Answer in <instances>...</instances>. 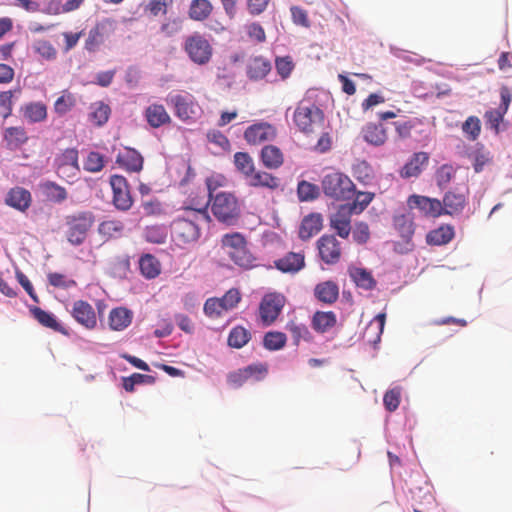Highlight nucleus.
Wrapping results in <instances>:
<instances>
[{
	"label": "nucleus",
	"instance_id": "nucleus-1",
	"mask_svg": "<svg viewBox=\"0 0 512 512\" xmlns=\"http://www.w3.org/2000/svg\"><path fill=\"white\" fill-rule=\"evenodd\" d=\"M179 214L171 222L172 239L179 246L198 242L201 237V226L210 222L208 210L204 204L197 207L180 208Z\"/></svg>",
	"mask_w": 512,
	"mask_h": 512
},
{
	"label": "nucleus",
	"instance_id": "nucleus-2",
	"mask_svg": "<svg viewBox=\"0 0 512 512\" xmlns=\"http://www.w3.org/2000/svg\"><path fill=\"white\" fill-rule=\"evenodd\" d=\"M292 121L299 132L311 135L323 129L325 114L312 100L302 99L293 111Z\"/></svg>",
	"mask_w": 512,
	"mask_h": 512
},
{
	"label": "nucleus",
	"instance_id": "nucleus-3",
	"mask_svg": "<svg viewBox=\"0 0 512 512\" xmlns=\"http://www.w3.org/2000/svg\"><path fill=\"white\" fill-rule=\"evenodd\" d=\"M221 248L233 263L241 268L254 267L255 257L247 246V240L240 232L224 234L220 240Z\"/></svg>",
	"mask_w": 512,
	"mask_h": 512
},
{
	"label": "nucleus",
	"instance_id": "nucleus-4",
	"mask_svg": "<svg viewBox=\"0 0 512 512\" xmlns=\"http://www.w3.org/2000/svg\"><path fill=\"white\" fill-rule=\"evenodd\" d=\"M321 188L326 197L335 201L349 200L355 194V184L340 171L325 174L321 180Z\"/></svg>",
	"mask_w": 512,
	"mask_h": 512
},
{
	"label": "nucleus",
	"instance_id": "nucleus-5",
	"mask_svg": "<svg viewBox=\"0 0 512 512\" xmlns=\"http://www.w3.org/2000/svg\"><path fill=\"white\" fill-rule=\"evenodd\" d=\"M210 201L211 212L219 222L226 225H235L238 222L241 208L233 193L219 192Z\"/></svg>",
	"mask_w": 512,
	"mask_h": 512
},
{
	"label": "nucleus",
	"instance_id": "nucleus-6",
	"mask_svg": "<svg viewBox=\"0 0 512 512\" xmlns=\"http://www.w3.org/2000/svg\"><path fill=\"white\" fill-rule=\"evenodd\" d=\"M95 222L91 211H80L66 217V236L69 243L79 246L87 238L88 232Z\"/></svg>",
	"mask_w": 512,
	"mask_h": 512
},
{
	"label": "nucleus",
	"instance_id": "nucleus-7",
	"mask_svg": "<svg viewBox=\"0 0 512 512\" xmlns=\"http://www.w3.org/2000/svg\"><path fill=\"white\" fill-rule=\"evenodd\" d=\"M184 50L190 60L198 65L207 64L213 54V48L209 41L201 34L195 33L186 38Z\"/></svg>",
	"mask_w": 512,
	"mask_h": 512
},
{
	"label": "nucleus",
	"instance_id": "nucleus-8",
	"mask_svg": "<svg viewBox=\"0 0 512 512\" xmlns=\"http://www.w3.org/2000/svg\"><path fill=\"white\" fill-rule=\"evenodd\" d=\"M240 300L239 290L231 288L221 298H208L204 304V313L210 318H219L224 312L235 308Z\"/></svg>",
	"mask_w": 512,
	"mask_h": 512
},
{
	"label": "nucleus",
	"instance_id": "nucleus-9",
	"mask_svg": "<svg viewBox=\"0 0 512 512\" xmlns=\"http://www.w3.org/2000/svg\"><path fill=\"white\" fill-rule=\"evenodd\" d=\"M167 102L174 107L176 116L182 121H194L201 113L199 104L189 93L170 96Z\"/></svg>",
	"mask_w": 512,
	"mask_h": 512
},
{
	"label": "nucleus",
	"instance_id": "nucleus-10",
	"mask_svg": "<svg viewBox=\"0 0 512 512\" xmlns=\"http://www.w3.org/2000/svg\"><path fill=\"white\" fill-rule=\"evenodd\" d=\"M110 185L113 191L112 202L117 210L128 211L133 205L129 184L124 176L112 175Z\"/></svg>",
	"mask_w": 512,
	"mask_h": 512
},
{
	"label": "nucleus",
	"instance_id": "nucleus-11",
	"mask_svg": "<svg viewBox=\"0 0 512 512\" xmlns=\"http://www.w3.org/2000/svg\"><path fill=\"white\" fill-rule=\"evenodd\" d=\"M285 304V297L271 293L264 296L259 306L260 318L264 325H271L280 315Z\"/></svg>",
	"mask_w": 512,
	"mask_h": 512
},
{
	"label": "nucleus",
	"instance_id": "nucleus-12",
	"mask_svg": "<svg viewBox=\"0 0 512 512\" xmlns=\"http://www.w3.org/2000/svg\"><path fill=\"white\" fill-rule=\"evenodd\" d=\"M277 137V129L268 122H257L246 128L244 139L249 145H260L273 141Z\"/></svg>",
	"mask_w": 512,
	"mask_h": 512
},
{
	"label": "nucleus",
	"instance_id": "nucleus-13",
	"mask_svg": "<svg viewBox=\"0 0 512 512\" xmlns=\"http://www.w3.org/2000/svg\"><path fill=\"white\" fill-rule=\"evenodd\" d=\"M501 103L495 108L485 112L484 119L486 124L492 129L495 134H499L500 124L504 120V116L508 111L510 103L512 101V95L510 90L507 87H502L500 90Z\"/></svg>",
	"mask_w": 512,
	"mask_h": 512
},
{
	"label": "nucleus",
	"instance_id": "nucleus-14",
	"mask_svg": "<svg viewBox=\"0 0 512 512\" xmlns=\"http://www.w3.org/2000/svg\"><path fill=\"white\" fill-rule=\"evenodd\" d=\"M410 209H418L425 217L437 218L443 215L442 203L439 199L413 194L408 197Z\"/></svg>",
	"mask_w": 512,
	"mask_h": 512
},
{
	"label": "nucleus",
	"instance_id": "nucleus-15",
	"mask_svg": "<svg viewBox=\"0 0 512 512\" xmlns=\"http://www.w3.org/2000/svg\"><path fill=\"white\" fill-rule=\"evenodd\" d=\"M319 256L323 262L332 265L341 258V244L334 235L325 234L317 241Z\"/></svg>",
	"mask_w": 512,
	"mask_h": 512
},
{
	"label": "nucleus",
	"instance_id": "nucleus-16",
	"mask_svg": "<svg viewBox=\"0 0 512 512\" xmlns=\"http://www.w3.org/2000/svg\"><path fill=\"white\" fill-rule=\"evenodd\" d=\"M57 172L61 177H74L79 172L78 150L75 148L65 149L56 158Z\"/></svg>",
	"mask_w": 512,
	"mask_h": 512
},
{
	"label": "nucleus",
	"instance_id": "nucleus-17",
	"mask_svg": "<svg viewBox=\"0 0 512 512\" xmlns=\"http://www.w3.org/2000/svg\"><path fill=\"white\" fill-rule=\"evenodd\" d=\"M71 315L77 323L92 330L97 325V317L91 304L84 300H77L73 303Z\"/></svg>",
	"mask_w": 512,
	"mask_h": 512
},
{
	"label": "nucleus",
	"instance_id": "nucleus-18",
	"mask_svg": "<svg viewBox=\"0 0 512 512\" xmlns=\"http://www.w3.org/2000/svg\"><path fill=\"white\" fill-rule=\"evenodd\" d=\"M115 20L106 18L98 22L90 31L86 40V48L90 51L95 50L104 42L105 37L114 32Z\"/></svg>",
	"mask_w": 512,
	"mask_h": 512
},
{
	"label": "nucleus",
	"instance_id": "nucleus-19",
	"mask_svg": "<svg viewBox=\"0 0 512 512\" xmlns=\"http://www.w3.org/2000/svg\"><path fill=\"white\" fill-rule=\"evenodd\" d=\"M352 215L353 213L348 207L340 205L337 211L330 216V227L343 239H347L351 233Z\"/></svg>",
	"mask_w": 512,
	"mask_h": 512
},
{
	"label": "nucleus",
	"instance_id": "nucleus-20",
	"mask_svg": "<svg viewBox=\"0 0 512 512\" xmlns=\"http://www.w3.org/2000/svg\"><path fill=\"white\" fill-rule=\"evenodd\" d=\"M245 69L251 81H258L264 79L271 71V63L262 55H252L247 59Z\"/></svg>",
	"mask_w": 512,
	"mask_h": 512
},
{
	"label": "nucleus",
	"instance_id": "nucleus-21",
	"mask_svg": "<svg viewBox=\"0 0 512 512\" xmlns=\"http://www.w3.org/2000/svg\"><path fill=\"white\" fill-rule=\"evenodd\" d=\"M276 269L283 273L295 274L305 266V256L301 252H289L282 258L274 261Z\"/></svg>",
	"mask_w": 512,
	"mask_h": 512
},
{
	"label": "nucleus",
	"instance_id": "nucleus-22",
	"mask_svg": "<svg viewBox=\"0 0 512 512\" xmlns=\"http://www.w3.org/2000/svg\"><path fill=\"white\" fill-rule=\"evenodd\" d=\"M116 163L129 172H140L143 169L144 159L137 150L125 147L117 155Z\"/></svg>",
	"mask_w": 512,
	"mask_h": 512
},
{
	"label": "nucleus",
	"instance_id": "nucleus-23",
	"mask_svg": "<svg viewBox=\"0 0 512 512\" xmlns=\"http://www.w3.org/2000/svg\"><path fill=\"white\" fill-rule=\"evenodd\" d=\"M441 203L443 214L454 216L462 213L467 204V198L463 193L450 190L444 194Z\"/></svg>",
	"mask_w": 512,
	"mask_h": 512
},
{
	"label": "nucleus",
	"instance_id": "nucleus-24",
	"mask_svg": "<svg viewBox=\"0 0 512 512\" xmlns=\"http://www.w3.org/2000/svg\"><path fill=\"white\" fill-rule=\"evenodd\" d=\"M361 134L364 141L373 146H382L388 139L387 129L381 123H367Z\"/></svg>",
	"mask_w": 512,
	"mask_h": 512
},
{
	"label": "nucleus",
	"instance_id": "nucleus-25",
	"mask_svg": "<svg viewBox=\"0 0 512 512\" xmlns=\"http://www.w3.org/2000/svg\"><path fill=\"white\" fill-rule=\"evenodd\" d=\"M144 116L152 128H159L171 122V117L165 107L158 103L150 104L145 109Z\"/></svg>",
	"mask_w": 512,
	"mask_h": 512
},
{
	"label": "nucleus",
	"instance_id": "nucleus-26",
	"mask_svg": "<svg viewBox=\"0 0 512 512\" xmlns=\"http://www.w3.org/2000/svg\"><path fill=\"white\" fill-rule=\"evenodd\" d=\"M5 201L7 205L24 212L30 207L32 197L27 189L17 186L9 190Z\"/></svg>",
	"mask_w": 512,
	"mask_h": 512
},
{
	"label": "nucleus",
	"instance_id": "nucleus-27",
	"mask_svg": "<svg viewBox=\"0 0 512 512\" xmlns=\"http://www.w3.org/2000/svg\"><path fill=\"white\" fill-rule=\"evenodd\" d=\"M428 160V153H414L409 161L400 170V176L405 179L418 177L421 174L423 167L428 163Z\"/></svg>",
	"mask_w": 512,
	"mask_h": 512
},
{
	"label": "nucleus",
	"instance_id": "nucleus-28",
	"mask_svg": "<svg viewBox=\"0 0 512 512\" xmlns=\"http://www.w3.org/2000/svg\"><path fill=\"white\" fill-rule=\"evenodd\" d=\"M314 296L324 304H334L339 298V287L331 280L320 282L314 288Z\"/></svg>",
	"mask_w": 512,
	"mask_h": 512
},
{
	"label": "nucleus",
	"instance_id": "nucleus-29",
	"mask_svg": "<svg viewBox=\"0 0 512 512\" xmlns=\"http://www.w3.org/2000/svg\"><path fill=\"white\" fill-rule=\"evenodd\" d=\"M251 187L267 188L269 190H276L280 187V179L266 171L254 170L251 175L246 179Z\"/></svg>",
	"mask_w": 512,
	"mask_h": 512
},
{
	"label": "nucleus",
	"instance_id": "nucleus-30",
	"mask_svg": "<svg viewBox=\"0 0 512 512\" xmlns=\"http://www.w3.org/2000/svg\"><path fill=\"white\" fill-rule=\"evenodd\" d=\"M323 226V219L319 213H311L305 216L299 227V237L302 240H308L316 235Z\"/></svg>",
	"mask_w": 512,
	"mask_h": 512
},
{
	"label": "nucleus",
	"instance_id": "nucleus-31",
	"mask_svg": "<svg viewBox=\"0 0 512 512\" xmlns=\"http://www.w3.org/2000/svg\"><path fill=\"white\" fill-rule=\"evenodd\" d=\"M337 324V316L333 311H316L311 318V326L317 333H326Z\"/></svg>",
	"mask_w": 512,
	"mask_h": 512
},
{
	"label": "nucleus",
	"instance_id": "nucleus-32",
	"mask_svg": "<svg viewBox=\"0 0 512 512\" xmlns=\"http://www.w3.org/2000/svg\"><path fill=\"white\" fill-rule=\"evenodd\" d=\"M260 159L267 169H278L284 163L283 152L275 145H265L261 149Z\"/></svg>",
	"mask_w": 512,
	"mask_h": 512
},
{
	"label": "nucleus",
	"instance_id": "nucleus-33",
	"mask_svg": "<svg viewBox=\"0 0 512 512\" xmlns=\"http://www.w3.org/2000/svg\"><path fill=\"white\" fill-rule=\"evenodd\" d=\"M124 231L125 224L118 219H107L98 225V233L105 241L122 237Z\"/></svg>",
	"mask_w": 512,
	"mask_h": 512
},
{
	"label": "nucleus",
	"instance_id": "nucleus-34",
	"mask_svg": "<svg viewBox=\"0 0 512 512\" xmlns=\"http://www.w3.org/2000/svg\"><path fill=\"white\" fill-rule=\"evenodd\" d=\"M386 321V314L379 313L369 322L363 332V338L370 344H377L380 342L381 335L384 330Z\"/></svg>",
	"mask_w": 512,
	"mask_h": 512
},
{
	"label": "nucleus",
	"instance_id": "nucleus-35",
	"mask_svg": "<svg viewBox=\"0 0 512 512\" xmlns=\"http://www.w3.org/2000/svg\"><path fill=\"white\" fill-rule=\"evenodd\" d=\"M3 141L9 150H16L28 141V136L21 126L8 127L3 132Z\"/></svg>",
	"mask_w": 512,
	"mask_h": 512
},
{
	"label": "nucleus",
	"instance_id": "nucleus-36",
	"mask_svg": "<svg viewBox=\"0 0 512 512\" xmlns=\"http://www.w3.org/2000/svg\"><path fill=\"white\" fill-rule=\"evenodd\" d=\"M30 312L42 326L50 328L63 335H68V331L57 321L52 313L47 312L40 307H33L30 309Z\"/></svg>",
	"mask_w": 512,
	"mask_h": 512
},
{
	"label": "nucleus",
	"instance_id": "nucleus-37",
	"mask_svg": "<svg viewBox=\"0 0 512 512\" xmlns=\"http://www.w3.org/2000/svg\"><path fill=\"white\" fill-rule=\"evenodd\" d=\"M454 228L451 225H441L431 230L426 235V242L429 245L441 246L448 244L454 238Z\"/></svg>",
	"mask_w": 512,
	"mask_h": 512
},
{
	"label": "nucleus",
	"instance_id": "nucleus-38",
	"mask_svg": "<svg viewBox=\"0 0 512 512\" xmlns=\"http://www.w3.org/2000/svg\"><path fill=\"white\" fill-rule=\"evenodd\" d=\"M266 372L267 369L263 365H249L244 369L230 373L228 375V382L235 387H239L254 374L258 373L260 375H264Z\"/></svg>",
	"mask_w": 512,
	"mask_h": 512
},
{
	"label": "nucleus",
	"instance_id": "nucleus-39",
	"mask_svg": "<svg viewBox=\"0 0 512 512\" xmlns=\"http://www.w3.org/2000/svg\"><path fill=\"white\" fill-rule=\"evenodd\" d=\"M132 321L130 310L118 307L111 310L109 314V326L112 330L121 331L128 327Z\"/></svg>",
	"mask_w": 512,
	"mask_h": 512
},
{
	"label": "nucleus",
	"instance_id": "nucleus-40",
	"mask_svg": "<svg viewBox=\"0 0 512 512\" xmlns=\"http://www.w3.org/2000/svg\"><path fill=\"white\" fill-rule=\"evenodd\" d=\"M24 118L30 123L45 121L47 118V106L42 102H30L22 107Z\"/></svg>",
	"mask_w": 512,
	"mask_h": 512
},
{
	"label": "nucleus",
	"instance_id": "nucleus-41",
	"mask_svg": "<svg viewBox=\"0 0 512 512\" xmlns=\"http://www.w3.org/2000/svg\"><path fill=\"white\" fill-rule=\"evenodd\" d=\"M393 225L406 243L411 241L415 231L411 216L406 214L396 215L393 218Z\"/></svg>",
	"mask_w": 512,
	"mask_h": 512
},
{
	"label": "nucleus",
	"instance_id": "nucleus-42",
	"mask_svg": "<svg viewBox=\"0 0 512 512\" xmlns=\"http://www.w3.org/2000/svg\"><path fill=\"white\" fill-rule=\"evenodd\" d=\"M139 268L141 274L147 279L156 278L161 272L160 262L151 254H145L140 257Z\"/></svg>",
	"mask_w": 512,
	"mask_h": 512
},
{
	"label": "nucleus",
	"instance_id": "nucleus-43",
	"mask_svg": "<svg viewBox=\"0 0 512 512\" xmlns=\"http://www.w3.org/2000/svg\"><path fill=\"white\" fill-rule=\"evenodd\" d=\"M40 190L42 194L49 200L56 203H61L67 199V191L64 187L52 181H45L41 183Z\"/></svg>",
	"mask_w": 512,
	"mask_h": 512
},
{
	"label": "nucleus",
	"instance_id": "nucleus-44",
	"mask_svg": "<svg viewBox=\"0 0 512 512\" xmlns=\"http://www.w3.org/2000/svg\"><path fill=\"white\" fill-rule=\"evenodd\" d=\"M213 6L209 0H192L189 7V17L195 21H204L212 13Z\"/></svg>",
	"mask_w": 512,
	"mask_h": 512
},
{
	"label": "nucleus",
	"instance_id": "nucleus-45",
	"mask_svg": "<svg viewBox=\"0 0 512 512\" xmlns=\"http://www.w3.org/2000/svg\"><path fill=\"white\" fill-rule=\"evenodd\" d=\"M286 329L291 334L293 344L295 346H298L301 341L310 342L313 339L310 330L303 323H298L294 320H291L287 323Z\"/></svg>",
	"mask_w": 512,
	"mask_h": 512
},
{
	"label": "nucleus",
	"instance_id": "nucleus-46",
	"mask_svg": "<svg viewBox=\"0 0 512 512\" xmlns=\"http://www.w3.org/2000/svg\"><path fill=\"white\" fill-rule=\"evenodd\" d=\"M349 274L354 283L362 289L371 290L376 285V281L371 272L364 268L354 267L350 269Z\"/></svg>",
	"mask_w": 512,
	"mask_h": 512
},
{
	"label": "nucleus",
	"instance_id": "nucleus-47",
	"mask_svg": "<svg viewBox=\"0 0 512 512\" xmlns=\"http://www.w3.org/2000/svg\"><path fill=\"white\" fill-rule=\"evenodd\" d=\"M234 165L246 180L255 170L253 158L247 152H236L234 154Z\"/></svg>",
	"mask_w": 512,
	"mask_h": 512
},
{
	"label": "nucleus",
	"instance_id": "nucleus-48",
	"mask_svg": "<svg viewBox=\"0 0 512 512\" xmlns=\"http://www.w3.org/2000/svg\"><path fill=\"white\" fill-rule=\"evenodd\" d=\"M251 339V333L243 326H236L231 329L228 336V345L240 349L244 347Z\"/></svg>",
	"mask_w": 512,
	"mask_h": 512
},
{
	"label": "nucleus",
	"instance_id": "nucleus-49",
	"mask_svg": "<svg viewBox=\"0 0 512 512\" xmlns=\"http://www.w3.org/2000/svg\"><path fill=\"white\" fill-rule=\"evenodd\" d=\"M457 172V167L452 164H443L437 168L435 171V181L439 188L443 189L448 186V184L455 177Z\"/></svg>",
	"mask_w": 512,
	"mask_h": 512
},
{
	"label": "nucleus",
	"instance_id": "nucleus-50",
	"mask_svg": "<svg viewBox=\"0 0 512 512\" xmlns=\"http://www.w3.org/2000/svg\"><path fill=\"white\" fill-rule=\"evenodd\" d=\"M286 342V334L279 331L267 332L263 339L264 347L270 351L282 349L286 345Z\"/></svg>",
	"mask_w": 512,
	"mask_h": 512
},
{
	"label": "nucleus",
	"instance_id": "nucleus-51",
	"mask_svg": "<svg viewBox=\"0 0 512 512\" xmlns=\"http://www.w3.org/2000/svg\"><path fill=\"white\" fill-rule=\"evenodd\" d=\"M351 203L343 204L348 207L353 214H360L372 202L374 194L371 192H358Z\"/></svg>",
	"mask_w": 512,
	"mask_h": 512
},
{
	"label": "nucleus",
	"instance_id": "nucleus-52",
	"mask_svg": "<svg viewBox=\"0 0 512 512\" xmlns=\"http://www.w3.org/2000/svg\"><path fill=\"white\" fill-rule=\"evenodd\" d=\"M155 380V377L152 375L133 373L129 377L122 378V385L127 392H133L135 385L153 384Z\"/></svg>",
	"mask_w": 512,
	"mask_h": 512
},
{
	"label": "nucleus",
	"instance_id": "nucleus-53",
	"mask_svg": "<svg viewBox=\"0 0 512 512\" xmlns=\"http://www.w3.org/2000/svg\"><path fill=\"white\" fill-rule=\"evenodd\" d=\"M297 194L301 201H312L318 198L320 189L317 185L302 180L297 185Z\"/></svg>",
	"mask_w": 512,
	"mask_h": 512
},
{
	"label": "nucleus",
	"instance_id": "nucleus-54",
	"mask_svg": "<svg viewBox=\"0 0 512 512\" xmlns=\"http://www.w3.org/2000/svg\"><path fill=\"white\" fill-rule=\"evenodd\" d=\"M422 121L419 118H413L405 121H395L393 123L395 131L397 135L401 139L409 138L411 136V131L415 127H417L419 124H421Z\"/></svg>",
	"mask_w": 512,
	"mask_h": 512
},
{
	"label": "nucleus",
	"instance_id": "nucleus-55",
	"mask_svg": "<svg viewBox=\"0 0 512 512\" xmlns=\"http://www.w3.org/2000/svg\"><path fill=\"white\" fill-rule=\"evenodd\" d=\"M351 231L353 241L359 245L366 244L370 239V228L366 222H356Z\"/></svg>",
	"mask_w": 512,
	"mask_h": 512
},
{
	"label": "nucleus",
	"instance_id": "nucleus-56",
	"mask_svg": "<svg viewBox=\"0 0 512 512\" xmlns=\"http://www.w3.org/2000/svg\"><path fill=\"white\" fill-rule=\"evenodd\" d=\"M462 131L470 140H476L481 132L480 119L476 116H469L462 125Z\"/></svg>",
	"mask_w": 512,
	"mask_h": 512
},
{
	"label": "nucleus",
	"instance_id": "nucleus-57",
	"mask_svg": "<svg viewBox=\"0 0 512 512\" xmlns=\"http://www.w3.org/2000/svg\"><path fill=\"white\" fill-rule=\"evenodd\" d=\"M104 166V157L95 151H91L84 162V169L92 173L100 172Z\"/></svg>",
	"mask_w": 512,
	"mask_h": 512
},
{
	"label": "nucleus",
	"instance_id": "nucleus-58",
	"mask_svg": "<svg viewBox=\"0 0 512 512\" xmlns=\"http://www.w3.org/2000/svg\"><path fill=\"white\" fill-rule=\"evenodd\" d=\"M145 239L151 243L162 244L166 240V231L160 225L147 226L145 229Z\"/></svg>",
	"mask_w": 512,
	"mask_h": 512
},
{
	"label": "nucleus",
	"instance_id": "nucleus-59",
	"mask_svg": "<svg viewBox=\"0 0 512 512\" xmlns=\"http://www.w3.org/2000/svg\"><path fill=\"white\" fill-rule=\"evenodd\" d=\"M400 397L401 389L399 387L388 390L383 397L385 408L390 412L395 411L399 407Z\"/></svg>",
	"mask_w": 512,
	"mask_h": 512
},
{
	"label": "nucleus",
	"instance_id": "nucleus-60",
	"mask_svg": "<svg viewBox=\"0 0 512 512\" xmlns=\"http://www.w3.org/2000/svg\"><path fill=\"white\" fill-rule=\"evenodd\" d=\"M35 51L46 60H53L57 56L54 46L46 40H38L34 44Z\"/></svg>",
	"mask_w": 512,
	"mask_h": 512
},
{
	"label": "nucleus",
	"instance_id": "nucleus-61",
	"mask_svg": "<svg viewBox=\"0 0 512 512\" xmlns=\"http://www.w3.org/2000/svg\"><path fill=\"white\" fill-rule=\"evenodd\" d=\"M75 105V99L71 94H63L54 103V111L59 115L69 112Z\"/></svg>",
	"mask_w": 512,
	"mask_h": 512
},
{
	"label": "nucleus",
	"instance_id": "nucleus-62",
	"mask_svg": "<svg viewBox=\"0 0 512 512\" xmlns=\"http://www.w3.org/2000/svg\"><path fill=\"white\" fill-rule=\"evenodd\" d=\"M275 67L277 73L281 76L282 79H286L290 76L291 72L294 69V63L289 56L278 57L275 60Z\"/></svg>",
	"mask_w": 512,
	"mask_h": 512
},
{
	"label": "nucleus",
	"instance_id": "nucleus-63",
	"mask_svg": "<svg viewBox=\"0 0 512 512\" xmlns=\"http://www.w3.org/2000/svg\"><path fill=\"white\" fill-rule=\"evenodd\" d=\"M110 111V107L107 104L99 103L90 115L91 120L96 125L101 126L108 121Z\"/></svg>",
	"mask_w": 512,
	"mask_h": 512
},
{
	"label": "nucleus",
	"instance_id": "nucleus-64",
	"mask_svg": "<svg viewBox=\"0 0 512 512\" xmlns=\"http://www.w3.org/2000/svg\"><path fill=\"white\" fill-rule=\"evenodd\" d=\"M48 281L50 285L57 288L67 289L76 285V282L73 279H69L60 273H49Z\"/></svg>",
	"mask_w": 512,
	"mask_h": 512
}]
</instances>
